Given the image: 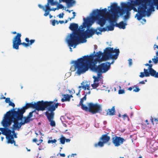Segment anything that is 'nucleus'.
<instances>
[{
	"mask_svg": "<svg viewBox=\"0 0 158 158\" xmlns=\"http://www.w3.org/2000/svg\"><path fill=\"white\" fill-rule=\"evenodd\" d=\"M90 93H91L90 91H89L88 93H86V94H85V95H86V96L87 94H90Z\"/></svg>",
	"mask_w": 158,
	"mask_h": 158,
	"instance_id": "52",
	"label": "nucleus"
},
{
	"mask_svg": "<svg viewBox=\"0 0 158 158\" xmlns=\"http://www.w3.org/2000/svg\"><path fill=\"white\" fill-rule=\"evenodd\" d=\"M1 138L2 141L3 140V139H4V138L3 137H1Z\"/></svg>",
	"mask_w": 158,
	"mask_h": 158,
	"instance_id": "62",
	"label": "nucleus"
},
{
	"mask_svg": "<svg viewBox=\"0 0 158 158\" xmlns=\"http://www.w3.org/2000/svg\"><path fill=\"white\" fill-rule=\"evenodd\" d=\"M139 84H145V82H144V81H140L139 82Z\"/></svg>",
	"mask_w": 158,
	"mask_h": 158,
	"instance_id": "51",
	"label": "nucleus"
},
{
	"mask_svg": "<svg viewBox=\"0 0 158 158\" xmlns=\"http://www.w3.org/2000/svg\"><path fill=\"white\" fill-rule=\"evenodd\" d=\"M154 120L155 121H157V122H158V118H154Z\"/></svg>",
	"mask_w": 158,
	"mask_h": 158,
	"instance_id": "58",
	"label": "nucleus"
},
{
	"mask_svg": "<svg viewBox=\"0 0 158 158\" xmlns=\"http://www.w3.org/2000/svg\"><path fill=\"white\" fill-rule=\"evenodd\" d=\"M26 148L27 149V151L28 152H29L30 151V149H28L27 148Z\"/></svg>",
	"mask_w": 158,
	"mask_h": 158,
	"instance_id": "63",
	"label": "nucleus"
},
{
	"mask_svg": "<svg viewBox=\"0 0 158 158\" xmlns=\"http://www.w3.org/2000/svg\"><path fill=\"white\" fill-rule=\"evenodd\" d=\"M56 23L57 24H59V22H58V21L57 20H56Z\"/></svg>",
	"mask_w": 158,
	"mask_h": 158,
	"instance_id": "59",
	"label": "nucleus"
},
{
	"mask_svg": "<svg viewBox=\"0 0 158 158\" xmlns=\"http://www.w3.org/2000/svg\"><path fill=\"white\" fill-rule=\"evenodd\" d=\"M59 22L61 24H62L64 23V21H59Z\"/></svg>",
	"mask_w": 158,
	"mask_h": 158,
	"instance_id": "54",
	"label": "nucleus"
},
{
	"mask_svg": "<svg viewBox=\"0 0 158 158\" xmlns=\"http://www.w3.org/2000/svg\"><path fill=\"white\" fill-rule=\"evenodd\" d=\"M70 141V139H66L65 141L67 143H69Z\"/></svg>",
	"mask_w": 158,
	"mask_h": 158,
	"instance_id": "50",
	"label": "nucleus"
},
{
	"mask_svg": "<svg viewBox=\"0 0 158 158\" xmlns=\"http://www.w3.org/2000/svg\"><path fill=\"white\" fill-rule=\"evenodd\" d=\"M76 155H77V154H76V153H72L71 155V157H74L75 156H76Z\"/></svg>",
	"mask_w": 158,
	"mask_h": 158,
	"instance_id": "47",
	"label": "nucleus"
},
{
	"mask_svg": "<svg viewBox=\"0 0 158 158\" xmlns=\"http://www.w3.org/2000/svg\"><path fill=\"white\" fill-rule=\"evenodd\" d=\"M99 85L98 83H96V82H94V84H91V85L92 87L93 88V89H95L97 88Z\"/></svg>",
	"mask_w": 158,
	"mask_h": 158,
	"instance_id": "27",
	"label": "nucleus"
},
{
	"mask_svg": "<svg viewBox=\"0 0 158 158\" xmlns=\"http://www.w3.org/2000/svg\"><path fill=\"white\" fill-rule=\"evenodd\" d=\"M116 6L115 5L111 6L110 10L109 9V12L107 13V9H102L94 10L88 16V19H92L93 23H88L87 28L84 33V36L85 37V39L92 37L94 34L97 35H101L102 32H105V30L104 27H99L96 29L91 27L92 25L96 21V23L103 27L106 23V20H109L110 22H114L117 17Z\"/></svg>",
	"mask_w": 158,
	"mask_h": 158,
	"instance_id": "3",
	"label": "nucleus"
},
{
	"mask_svg": "<svg viewBox=\"0 0 158 158\" xmlns=\"http://www.w3.org/2000/svg\"><path fill=\"white\" fill-rule=\"evenodd\" d=\"M154 48H156L157 49H158V46L155 44L154 45Z\"/></svg>",
	"mask_w": 158,
	"mask_h": 158,
	"instance_id": "49",
	"label": "nucleus"
},
{
	"mask_svg": "<svg viewBox=\"0 0 158 158\" xmlns=\"http://www.w3.org/2000/svg\"><path fill=\"white\" fill-rule=\"evenodd\" d=\"M11 33L12 34H16L17 33H16V32L15 31H12L11 32Z\"/></svg>",
	"mask_w": 158,
	"mask_h": 158,
	"instance_id": "53",
	"label": "nucleus"
},
{
	"mask_svg": "<svg viewBox=\"0 0 158 158\" xmlns=\"http://www.w3.org/2000/svg\"><path fill=\"white\" fill-rule=\"evenodd\" d=\"M56 20H54L52 21V24L53 26H55L56 23Z\"/></svg>",
	"mask_w": 158,
	"mask_h": 158,
	"instance_id": "41",
	"label": "nucleus"
},
{
	"mask_svg": "<svg viewBox=\"0 0 158 158\" xmlns=\"http://www.w3.org/2000/svg\"><path fill=\"white\" fill-rule=\"evenodd\" d=\"M57 142V140L56 139H54L53 140H49L48 141V143H52L53 144L54 143H56Z\"/></svg>",
	"mask_w": 158,
	"mask_h": 158,
	"instance_id": "26",
	"label": "nucleus"
},
{
	"mask_svg": "<svg viewBox=\"0 0 158 158\" xmlns=\"http://www.w3.org/2000/svg\"><path fill=\"white\" fill-rule=\"evenodd\" d=\"M104 144L105 143L103 142L100 140L98 143L94 144V147L96 148L98 147H103Z\"/></svg>",
	"mask_w": 158,
	"mask_h": 158,
	"instance_id": "20",
	"label": "nucleus"
},
{
	"mask_svg": "<svg viewBox=\"0 0 158 158\" xmlns=\"http://www.w3.org/2000/svg\"><path fill=\"white\" fill-rule=\"evenodd\" d=\"M82 85H81V86H79L78 87V88L79 89V92H78V94H77V95H78L79 94V93L80 92V91L81 90V89H80L81 88H82L83 89V86H82Z\"/></svg>",
	"mask_w": 158,
	"mask_h": 158,
	"instance_id": "37",
	"label": "nucleus"
},
{
	"mask_svg": "<svg viewBox=\"0 0 158 158\" xmlns=\"http://www.w3.org/2000/svg\"><path fill=\"white\" fill-rule=\"evenodd\" d=\"M130 1V2H122L120 3L121 7L123 9V12L121 13L122 15H125L123 17V19L125 21L128 20L130 17V11L133 10L135 12H138L135 15V18H136L142 24H144L146 20L143 18L145 16L150 17L151 14L140 2L136 5H134L132 2L135 1V0Z\"/></svg>",
	"mask_w": 158,
	"mask_h": 158,
	"instance_id": "5",
	"label": "nucleus"
},
{
	"mask_svg": "<svg viewBox=\"0 0 158 158\" xmlns=\"http://www.w3.org/2000/svg\"><path fill=\"white\" fill-rule=\"evenodd\" d=\"M73 17L71 18H69V19L70 20H71V19H74L75 17L76 16V13L75 12H73Z\"/></svg>",
	"mask_w": 158,
	"mask_h": 158,
	"instance_id": "34",
	"label": "nucleus"
},
{
	"mask_svg": "<svg viewBox=\"0 0 158 158\" xmlns=\"http://www.w3.org/2000/svg\"><path fill=\"white\" fill-rule=\"evenodd\" d=\"M57 101V100L56 99H55L54 100V101H44V102H53V105H55V104H57V103H58V105H59V104H58V103H54V101Z\"/></svg>",
	"mask_w": 158,
	"mask_h": 158,
	"instance_id": "42",
	"label": "nucleus"
},
{
	"mask_svg": "<svg viewBox=\"0 0 158 158\" xmlns=\"http://www.w3.org/2000/svg\"><path fill=\"white\" fill-rule=\"evenodd\" d=\"M134 87L135 86L133 87H130L128 88L127 90H129L130 91H131L133 89H134Z\"/></svg>",
	"mask_w": 158,
	"mask_h": 158,
	"instance_id": "43",
	"label": "nucleus"
},
{
	"mask_svg": "<svg viewBox=\"0 0 158 158\" xmlns=\"http://www.w3.org/2000/svg\"><path fill=\"white\" fill-rule=\"evenodd\" d=\"M110 137L107 134L102 135L100 138V140L102 141L105 143H107L110 139Z\"/></svg>",
	"mask_w": 158,
	"mask_h": 158,
	"instance_id": "12",
	"label": "nucleus"
},
{
	"mask_svg": "<svg viewBox=\"0 0 158 158\" xmlns=\"http://www.w3.org/2000/svg\"><path fill=\"white\" fill-rule=\"evenodd\" d=\"M122 21L118 23H116V26L120 29H124L126 28V26L127 25V20Z\"/></svg>",
	"mask_w": 158,
	"mask_h": 158,
	"instance_id": "13",
	"label": "nucleus"
},
{
	"mask_svg": "<svg viewBox=\"0 0 158 158\" xmlns=\"http://www.w3.org/2000/svg\"><path fill=\"white\" fill-rule=\"evenodd\" d=\"M39 141H40V143H41V142H42L43 140L42 139H40V140H39Z\"/></svg>",
	"mask_w": 158,
	"mask_h": 158,
	"instance_id": "61",
	"label": "nucleus"
},
{
	"mask_svg": "<svg viewBox=\"0 0 158 158\" xmlns=\"http://www.w3.org/2000/svg\"><path fill=\"white\" fill-rule=\"evenodd\" d=\"M158 57V50L156 52V56H154L153 58L152 59V60L153 62L155 64H156L157 63H156L155 61H157V59H156Z\"/></svg>",
	"mask_w": 158,
	"mask_h": 158,
	"instance_id": "24",
	"label": "nucleus"
},
{
	"mask_svg": "<svg viewBox=\"0 0 158 158\" xmlns=\"http://www.w3.org/2000/svg\"><path fill=\"white\" fill-rule=\"evenodd\" d=\"M38 6L39 8L42 9L43 10L45 11V13L44 14V15L45 16H47L48 15V13L47 12L48 9L47 7L46 6V4L45 6H43L40 4H39L38 5Z\"/></svg>",
	"mask_w": 158,
	"mask_h": 158,
	"instance_id": "17",
	"label": "nucleus"
},
{
	"mask_svg": "<svg viewBox=\"0 0 158 158\" xmlns=\"http://www.w3.org/2000/svg\"><path fill=\"white\" fill-rule=\"evenodd\" d=\"M5 102L6 103H8L9 102H10V98H5Z\"/></svg>",
	"mask_w": 158,
	"mask_h": 158,
	"instance_id": "35",
	"label": "nucleus"
},
{
	"mask_svg": "<svg viewBox=\"0 0 158 158\" xmlns=\"http://www.w3.org/2000/svg\"><path fill=\"white\" fill-rule=\"evenodd\" d=\"M124 140L123 138L115 136L113 138L112 142L115 146L118 147L123 143Z\"/></svg>",
	"mask_w": 158,
	"mask_h": 158,
	"instance_id": "10",
	"label": "nucleus"
},
{
	"mask_svg": "<svg viewBox=\"0 0 158 158\" xmlns=\"http://www.w3.org/2000/svg\"><path fill=\"white\" fill-rule=\"evenodd\" d=\"M47 7L48 9L47 12L48 13V15L49 14V12L51 11H55L56 10H58L57 6L56 8H51L50 6H47Z\"/></svg>",
	"mask_w": 158,
	"mask_h": 158,
	"instance_id": "23",
	"label": "nucleus"
},
{
	"mask_svg": "<svg viewBox=\"0 0 158 158\" xmlns=\"http://www.w3.org/2000/svg\"><path fill=\"white\" fill-rule=\"evenodd\" d=\"M152 61L151 60H149V61H148V63L149 64H151V63H152Z\"/></svg>",
	"mask_w": 158,
	"mask_h": 158,
	"instance_id": "56",
	"label": "nucleus"
},
{
	"mask_svg": "<svg viewBox=\"0 0 158 158\" xmlns=\"http://www.w3.org/2000/svg\"><path fill=\"white\" fill-rule=\"evenodd\" d=\"M92 19H88V17L83 19V22L78 28V24L74 23L70 24L69 28L73 32L67 35L66 41L69 46L75 48L77 45L86 43L87 40L84 35L87 28V24L92 23Z\"/></svg>",
	"mask_w": 158,
	"mask_h": 158,
	"instance_id": "4",
	"label": "nucleus"
},
{
	"mask_svg": "<svg viewBox=\"0 0 158 158\" xmlns=\"http://www.w3.org/2000/svg\"><path fill=\"white\" fill-rule=\"evenodd\" d=\"M8 103L9 104V106H12V107H13V108H14L15 107V104L11 101H10V102H9Z\"/></svg>",
	"mask_w": 158,
	"mask_h": 158,
	"instance_id": "32",
	"label": "nucleus"
},
{
	"mask_svg": "<svg viewBox=\"0 0 158 158\" xmlns=\"http://www.w3.org/2000/svg\"><path fill=\"white\" fill-rule=\"evenodd\" d=\"M62 96L63 97V98H62L61 100L62 102L70 101V98L73 97L72 95H69L68 94H62Z\"/></svg>",
	"mask_w": 158,
	"mask_h": 158,
	"instance_id": "14",
	"label": "nucleus"
},
{
	"mask_svg": "<svg viewBox=\"0 0 158 158\" xmlns=\"http://www.w3.org/2000/svg\"><path fill=\"white\" fill-rule=\"evenodd\" d=\"M119 53L118 49L108 47L104 50L103 53L99 51L95 54L94 51L89 56H85L77 60L71 61V64H74L75 68L77 69L76 73L79 76L88 71L89 67L94 66L97 63L112 59L111 63L107 62L96 66L98 72L105 73L110 69V65L114 63V60L118 58Z\"/></svg>",
	"mask_w": 158,
	"mask_h": 158,
	"instance_id": "2",
	"label": "nucleus"
},
{
	"mask_svg": "<svg viewBox=\"0 0 158 158\" xmlns=\"http://www.w3.org/2000/svg\"><path fill=\"white\" fill-rule=\"evenodd\" d=\"M21 34L18 33L14 37L12 40V46L13 49L17 50L19 49V46L21 45Z\"/></svg>",
	"mask_w": 158,
	"mask_h": 158,
	"instance_id": "9",
	"label": "nucleus"
},
{
	"mask_svg": "<svg viewBox=\"0 0 158 158\" xmlns=\"http://www.w3.org/2000/svg\"><path fill=\"white\" fill-rule=\"evenodd\" d=\"M57 7H58V9L59 10V9H62L63 10H64L65 8V7H64V6H63L61 4H60L57 3Z\"/></svg>",
	"mask_w": 158,
	"mask_h": 158,
	"instance_id": "25",
	"label": "nucleus"
},
{
	"mask_svg": "<svg viewBox=\"0 0 158 158\" xmlns=\"http://www.w3.org/2000/svg\"><path fill=\"white\" fill-rule=\"evenodd\" d=\"M68 44V46H69V47H70L69 49H70V51H71V52H72V48H71L72 47H71V46H69V45ZM73 47L74 48H74L73 46ZM76 48V47H75V48Z\"/></svg>",
	"mask_w": 158,
	"mask_h": 158,
	"instance_id": "48",
	"label": "nucleus"
},
{
	"mask_svg": "<svg viewBox=\"0 0 158 158\" xmlns=\"http://www.w3.org/2000/svg\"><path fill=\"white\" fill-rule=\"evenodd\" d=\"M93 78L94 79V82H98L99 81V79L98 77H96L94 75L93 76Z\"/></svg>",
	"mask_w": 158,
	"mask_h": 158,
	"instance_id": "29",
	"label": "nucleus"
},
{
	"mask_svg": "<svg viewBox=\"0 0 158 158\" xmlns=\"http://www.w3.org/2000/svg\"><path fill=\"white\" fill-rule=\"evenodd\" d=\"M21 45H22L24 47L27 48L29 46L28 43H26L25 42L21 43Z\"/></svg>",
	"mask_w": 158,
	"mask_h": 158,
	"instance_id": "30",
	"label": "nucleus"
},
{
	"mask_svg": "<svg viewBox=\"0 0 158 158\" xmlns=\"http://www.w3.org/2000/svg\"><path fill=\"white\" fill-rule=\"evenodd\" d=\"M71 75V73L70 72H68L66 73L65 76L66 77H68Z\"/></svg>",
	"mask_w": 158,
	"mask_h": 158,
	"instance_id": "38",
	"label": "nucleus"
},
{
	"mask_svg": "<svg viewBox=\"0 0 158 158\" xmlns=\"http://www.w3.org/2000/svg\"><path fill=\"white\" fill-rule=\"evenodd\" d=\"M115 112V107L113 106L111 109H108L107 110L106 114L109 115H113L114 114Z\"/></svg>",
	"mask_w": 158,
	"mask_h": 158,
	"instance_id": "18",
	"label": "nucleus"
},
{
	"mask_svg": "<svg viewBox=\"0 0 158 158\" xmlns=\"http://www.w3.org/2000/svg\"><path fill=\"white\" fill-rule=\"evenodd\" d=\"M53 102H44L42 100L36 102H33L26 103L22 108L12 109L3 115L0 122L3 127H0L2 134L6 136L8 143L15 145L14 138H17V133L15 131H19L22 125L32 121L33 113L35 110L44 111L46 109L48 111L45 113L50 125L54 127L56 123L53 120L54 115L53 112L57 108L58 104H53Z\"/></svg>",
	"mask_w": 158,
	"mask_h": 158,
	"instance_id": "1",
	"label": "nucleus"
},
{
	"mask_svg": "<svg viewBox=\"0 0 158 158\" xmlns=\"http://www.w3.org/2000/svg\"><path fill=\"white\" fill-rule=\"evenodd\" d=\"M156 59H157V61H155V62H156V63H157V64L158 63V57Z\"/></svg>",
	"mask_w": 158,
	"mask_h": 158,
	"instance_id": "60",
	"label": "nucleus"
},
{
	"mask_svg": "<svg viewBox=\"0 0 158 158\" xmlns=\"http://www.w3.org/2000/svg\"><path fill=\"white\" fill-rule=\"evenodd\" d=\"M60 2H65L68 8L72 7L76 4L75 0H59Z\"/></svg>",
	"mask_w": 158,
	"mask_h": 158,
	"instance_id": "11",
	"label": "nucleus"
},
{
	"mask_svg": "<svg viewBox=\"0 0 158 158\" xmlns=\"http://www.w3.org/2000/svg\"><path fill=\"white\" fill-rule=\"evenodd\" d=\"M140 90L138 87H134V89H133V91L135 92H138Z\"/></svg>",
	"mask_w": 158,
	"mask_h": 158,
	"instance_id": "28",
	"label": "nucleus"
},
{
	"mask_svg": "<svg viewBox=\"0 0 158 158\" xmlns=\"http://www.w3.org/2000/svg\"><path fill=\"white\" fill-rule=\"evenodd\" d=\"M145 65L146 66H148V67L149 66V64H145Z\"/></svg>",
	"mask_w": 158,
	"mask_h": 158,
	"instance_id": "57",
	"label": "nucleus"
},
{
	"mask_svg": "<svg viewBox=\"0 0 158 158\" xmlns=\"http://www.w3.org/2000/svg\"><path fill=\"white\" fill-rule=\"evenodd\" d=\"M6 98V97L3 96V95L2 94H1L0 99H5Z\"/></svg>",
	"mask_w": 158,
	"mask_h": 158,
	"instance_id": "40",
	"label": "nucleus"
},
{
	"mask_svg": "<svg viewBox=\"0 0 158 158\" xmlns=\"http://www.w3.org/2000/svg\"><path fill=\"white\" fill-rule=\"evenodd\" d=\"M149 65L147 69H144V72L140 73L139 77L143 78L144 77H149L151 76L156 78H158V72H157L152 69V64H149Z\"/></svg>",
	"mask_w": 158,
	"mask_h": 158,
	"instance_id": "8",
	"label": "nucleus"
},
{
	"mask_svg": "<svg viewBox=\"0 0 158 158\" xmlns=\"http://www.w3.org/2000/svg\"><path fill=\"white\" fill-rule=\"evenodd\" d=\"M66 139L64 137L63 135H61L60 138L58 140L60 141V143L64 144L65 143Z\"/></svg>",
	"mask_w": 158,
	"mask_h": 158,
	"instance_id": "22",
	"label": "nucleus"
},
{
	"mask_svg": "<svg viewBox=\"0 0 158 158\" xmlns=\"http://www.w3.org/2000/svg\"><path fill=\"white\" fill-rule=\"evenodd\" d=\"M64 10L68 12L69 13H70L72 11H73V10H69L68 9H66V7L65 8Z\"/></svg>",
	"mask_w": 158,
	"mask_h": 158,
	"instance_id": "44",
	"label": "nucleus"
},
{
	"mask_svg": "<svg viewBox=\"0 0 158 158\" xmlns=\"http://www.w3.org/2000/svg\"><path fill=\"white\" fill-rule=\"evenodd\" d=\"M125 91L124 89H120L118 91V93L119 94H124Z\"/></svg>",
	"mask_w": 158,
	"mask_h": 158,
	"instance_id": "33",
	"label": "nucleus"
},
{
	"mask_svg": "<svg viewBox=\"0 0 158 158\" xmlns=\"http://www.w3.org/2000/svg\"><path fill=\"white\" fill-rule=\"evenodd\" d=\"M86 100V95L84 97L81 99L80 103L82 105L81 108L82 109L87 111L89 110V112L93 114L99 112L102 110V105L97 103H93L92 102L88 103L87 105L89 108L86 105L83 104L84 101Z\"/></svg>",
	"mask_w": 158,
	"mask_h": 158,
	"instance_id": "6",
	"label": "nucleus"
},
{
	"mask_svg": "<svg viewBox=\"0 0 158 158\" xmlns=\"http://www.w3.org/2000/svg\"><path fill=\"white\" fill-rule=\"evenodd\" d=\"M81 85H83V89L84 90H85L86 89L89 90L90 89V83L88 81H83L81 83Z\"/></svg>",
	"mask_w": 158,
	"mask_h": 158,
	"instance_id": "15",
	"label": "nucleus"
},
{
	"mask_svg": "<svg viewBox=\"0 0 158 158\" xmlns=\"http://www.w3.org/2000/svg\"><path fill=\"white\" fill-rule=\"evenodd\" d=\"M129 66L130 67L131 66L132 64V60L131 59H129L128 60Z\"/></svg>",
	"mask_w": 158,
	"mask_h": 158,
	"instance_id": "31",
	"label": "nucleus"
},
{
	"mask_svg": "<svg viewBox=\"0 0 158 158\" xmlns=\"http://www.w3.org/2000/svg\"><path fill=\"white\" fill-rule=\"evenodd\" d=\"M89 68H91L92 69V70H93V71L94 72L97 73V75H98L97 77H98L99 78H100L101 77V75H102V73H103L102 72H98L97 69V67H95V65L94 66L91 67H89Z\"/></svg>",
	"mask_w": 158,
	"mask_h": 158,
	"instance_id": "19",
	"label": "nucleus"
},
{
	"mask_svg": "<svg viewBox=\"0 0 158 158\" xmlns=\"http://www.w3.org/2000/svg\"><path fill=\"white\" fill-rule=\"evenodd\" d=\"M68 91H69V92L70 93V94H71V93L72 92V91L70 90H69Z\"/></svg>",
	"mask_w": 158,
	"mask_h": 158,
	"instance_id": "64",
	"label": "nucleus"
},
{
	"mask_svg": "<svg viewBox=\"0 0 158 158\" xmlns=\"http://www.w3.org/2000/svg\"><path fill=\"white\" fill-rule=\"evenodd\" d=\"M32 141L33 142H36L38 141V140L37 139L35 138L32 140Z\"/></svg>",
	"mask_w": 158,
	"mask_h": 158,
	"instance_id": "46",
	"label": "nucleus"
},
{
	"mask_svg": "<svg viewBox=\"0 0 158 158\" xmlns=\"http://www.w3.org/2000/svg\"><path fill=\"white\" fill-rule=\"evenodd\" d=\"M58 3L57 0H47V3L46 4V6H50V4L52 6L56 5Z\"/></svg>",
	"mask_w": 158,
	"mask_h": 158,
	"instance_id": "16",
	"label": "nucleus"
},
{
	"mask_svg": "<svg viewBox=\"0 0 158 158\" xmlns=\"http://www.w3.org/2000/svg\"><path fill=\"white\" fill-rule=\"evenodd\" d=\"M64 14L63 13H61L59 14L57 16L58 17L60 18H62L64 16Z\"/></svg>",
	"mask_w": 158,
	"mask_h": 158,
	"instance_id": "36",
	"label": "nucleus"
},
{
	"mask_svg": "<svg viewBox=\"0 0 158 158\" xmlns=\"http://www.w3.org/2000/svg\"><path fill=\"white\" fill-rule=\"evenodd\" d=\"M60 154V156H62V157H65V154L64 153H59Z\"/></svg>",
	"mask_w": 158,
	"mask_h": 158,
	"instance_id": "45",
	"label": "nucleus"
},
{
	"mask_svg": "<svg viewBox=\"0 0 158 158\" xmlns=\"http://www.w3.org/2000/svg\"><path fill=\"white\" fill-rule=\"evenodd\" d=\"M48 15H49V18L50 19H51L52 17V16L51 15L49 14H49Z\"/></svg>",
	"mask_w": 158,
	"mask_h": 158,
	"instance_id": "55",
	"label": "nucleus"
},
{
	"mask_svg": "<svg viewBox=\"0 0 158 158\" xmlns=\"http://www.w3.org/2000/svg\"><path fill=\"white\" fill-rule=\"evenodd\" d=\"M112 5H115L116 6L117 10L116 12L117 14V17L115 21L113 22H110L109 20H106V21H107V22L110 23V25L104 28L105 31H113L114 28V24L116 23L118 18L119 17V16H123V17L124 15H122L121 13L123 12V9L122 8L121 9L119 6H118V3L116 2L111 3L110 6H108L107 7L108 12L107 11V13H108L109 12V9L110 10L111 9Z\"/></svg>",
	"mask_w": 158,
	"mask_h": 158,
	"instance_id": "7",
	"label": "nucleus"
},
{
	"mask_svg": "<svg viewBox=\"0 0 158 158\" xmlns=\"http://www.w3.org/2000/svg\"><path fill=\"white\" fill-rule=\"evenodd\" d=\"M122 116L124 120H125L126 118H127V119H128V118L126 114H124Z\"/></svg>",
	"mask_w": 158,
	"mask_h": 158,
	"instance_id": "39",
	"label": "nucleus"
},
{
	"mask_svg": "<svg viewBox=\"0 0 158 158\" xmlns=\"http://www.w3.org/2000/svg\"><path fill=\"white\" fill-rule=\"evenodd\" d=\"M25 40L28 43L29 46L32 45L35 42V40H30L27 38H26Z\"/></svg>",
	"mask_w": 158,
	"mask_h": 158,
	"instance_id": "21",
	"label": "nucleus"
}]
</instances>
